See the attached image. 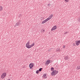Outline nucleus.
I'll list each match as a JSON object with an SVG mask.
<instances>
[{
	"label": "nucleus",
	"instance_id": "1",
	"mask_svg": "<svg viewBox=\"0 0 80 80\" xmlns=\"http://www.w3.org/2000/svg\"><path fill=\"white\" fill-rule=\"evenodd\" d=\"M35 45L34 43H32L31 45H30V42H28L26 44V47L28 48H30L32 47H33Z\"/></svg>",
	"mask_w": 80,
	"mask_h": 80
},
{
	"label": "nucleus",
	"instance_id": "2",
	"mask_svg": "<svg viewBox=\"0 0 80 80\" xmlns=\"http://www.w3.org/2000/svg\"><path fill=\"white\" fill-rule=\"evenodd\" d=\"M58 71L56 70H54L51 72V75L52 76H55V75H57L58 73Z\"/></svg>",
	"mask_w": 80,
	"mask_h": 80
},
{
	"label": "nucleus",
	"instance_id": "3",
	"mask_svg": "<svg viewBox=\"0 0 80 80\" xmlns=\"http://www.w3.org/2000/svg\"><path fill=\"white\" fill-rule=\"evenodd\" d=\"M21 25V21H18V22L16 23L14 25V27H18L19 25Z\"/></svg>",
	"mask_w": 80,
	"mask_h": 80
},
{
	"label": "nucleus",
	"instance_id": "4",
	"mask_svg": "<svg viewBox=\"0 0 80 80\" xmlns=\"http://www.w3.org/2000/svg\"><path fill=\"white\" fill-rule=\"evenodd\" d=\"M7 74L6 73H2V75L1 76V78L3 79L4 78L6 77V74Z\"/></svg>",
	"mask_w": 80,
	"mask_h": 80
},
{
	"label": "nucleus",
	"instance_id": "5",
	"mask_svg": "<svg viewBox=\"0 0 80 80\" xmlns=\"http://www.w3.org/2000/svg\"><path fill=\"white\" fill-rule=\"evenodd\" d=\"M75 43H76V45H77V46L79 45H80V40L76 41Z\"/></svg>",
	"mask_w": 80,
	"mask_h": 80
},
{
	"label": "nucleus",
	"instance_id": "6",
	"mask_svg": "<svg viewBox=\"0 0 80 80\" xmlns=\"http://www.w3.org/2000/svg\"><path fill=\"white\" fill-rule=\"evenodd\" d=\"M33 67V63H31L29 64V67L30 69H32V67Z\"/></svg>",
	"mask_w": 80,
	"mask_h": 80
},
{
	"label": "nucleus",
	"instance_id": "7",
	"mask_svg": "<svg viewBox=\"0 0 80 80\" xmlns=\"http://www.w3.org/2000/svg\"><path fill=\"white\" fill-rule=\"evenodd\" d=\"M53 15L51 14L48 18H47V20H48V21L49 20H50V19H51V18L53 17Z\"/></svg>",
	"mask_w": 80,
	"mask_h": 80
},
{
	"label": "nucleus",
	"instance_id": "8",
	"mask_svg": "<svg viewBox=\"0 0 80 80\" xmlns=\"http://www.w3.org/2000/svg\"><path fill=\"white\" fill-rule=\"evenodd\" d=\"M47 21H48V19H47L42 22V24L45 23H46V22H47Z\"/></svg>",
	"mask_w": 80,
	"mask_h": 80
},
{
	"label": "nucleus",
	"instance_id": "9",
	"mask_svg": "<svg viewBox=\"0 0 80 80\" xmlns=\"http://www.w3.org/2000/svg\"><path fill=\"white\" fill-rule=\"evenodd\" d=\"M50 63V60H48L47 62H46V64H49V63Z\"/></svg>",
	"mask_w": 80,
	"mask_h": 80
},
{
	"label": "nucleus",
	"instance_id": "10",
	"mask_svg": "<svg viewBox=\"0 0 80 80\" xmlns=\"http://www.w3.org/2000/svg\"><path fill=\"white\" fill-rule=\"evenodd\" d=\"M43 77L44 78H47V74H44L43 75Z\"/></svg>",
	"mask_w": 80,
	"mask_h": 80
},
{
	"label": "nucleus",
	"instance_id": "11",
	"mask_svg": "<svg viewBox=\"0 0 80 80\" xmlns=\"http://www.w3.org/2000/svg\"><path fill=\"white\" fill-rule=\"evenodd\" d=\"M64 59L65 60H68V56H66L64 58Z\"/></svg>",
	"mask_w": 80,
	"mask_h": 80
},
{
	"label": "nucleus",
	"instance_id": "12",
	"mask_svg": "<svg viewBox=\"0 0 80 80\" xmlns=\"http://www.w3.org/2000/svg\"><path fill=\"white\" fill-rule=\"evenodd\" d=\"M56 30V28L53 27L51 29V31H53V30Z\"/></svg>",
	"mask_w": 80,
	"mask_h": 80
},
{
	"label": "nucleus",
	"instance_id": "13",
	"mask_svg": "<svg viewBox=\"0 0 80 80\" xmlns=\"http://www.w3.org/2000/svg\"><path fill=\"white\" fill-rule=\"evenodd\" d=\"M56 52H60V49L59 48L57 49Z\"/></svg>",
	"mask_w": 80,
	"mask_h": 80
},
{
	"label": "nucleus",
	"instance_id": "14",
	"mask_svg": "<svg viewBox=\"0 0 80 80\" xmlns=\"http://www.w3.org/2000/svg\"><path fill=\"white\" fill-rule=\"evenodd\" d=\"M53 50V48H50L48 50V52H50V51H51V50Z\"/></svg>",
	"mask_w": 80,
	"mask_h": 80
},
{
	"label": "nucleus",
	"instance_id": "15",
	"mask_svg": "<svg viewBox=\"0 0 80 80\" xmlns=\"http://www.w3.org/2000/svg\"><path fill=\"white\" fill-rule=\"evenodd\" d=\"M2 8H2V6H0V11H2V10H3Z\"/></svg>",
	"mask_w": 80,
	"mask_h": 80
},
{
	"label": "nucleus",
	"instance_id": "16",
	"mask_svg": "<svg viewBox=\"0 0 80 80\" xmlns=\"http://www.w3.org/2000/svg\"><path fill=\"white\" fill-rule=\"evenodd\" d=\"M51 71H53V70H54V68L52 67L51 68Z\"/></svg>",
	"mask_w": 80,
	"mask_h": 80
},
{
	"label": "nucleus",
	"instance_id": "17",
	"mask_svg": "<svg viewBox=\"0 0 80 80\" xmlns=\"http://www.w3.org/2000/svg\"><path fill=\"white\" fill-rule=\"evenodd\" d=\"M53 27L56 28V29H57V27L56 26H54Z\"/></svg>",
	"mask_w": 80,
	"mask_h": 80
},
{
	"label": "nucleus",
	"instance_id": "18",
	"mask_svg": "<svg viewBox=\"0 0 80 80\" xmlns=\"http://www.w3.org/2000/svg\"><path fill=\"white\" fill-rule=\"evenodd\" d=\"M42 68H40L39 69V71L40 72H41V71H42Z\"/></svg>",
	"mask_w": 80,
	"mask_h": 80
},
{
	"label": "nucleus",
	"instance_id": "19",
	"mask_svg": "<svg viewBox=\"0 0 80 80\" xmlns=\"http://www.w3.org/2000/svg\"><path fill=\"white\" fill-rule=\"evenodd\" d=\"M39 73V71L38 70H37L36 71V73Z\"/></svg>",
	"mask_w": 80,
	"mask_h": 80
},
{
	"label": "nucleus",
	"instance_id": "20",
	"mask_svg": "<svg viewBox=\"0 0 80 80\" xmlns=\"http://www.w3.org/2000/svg\"><path fill=\"white\" fill-rule=\"evenodd\" d=\"M68 0H65V1L66 2H68Z\"/></svg>",
	"mask_w": 80,
	"mask_h": 80
},
{
	"label": "nucleus",
	"instance_id": "21",
	"mask_svg": "<svg viewBox=\"0 0 80 80\" xmlns=\"http://www.w3.org/2000/svg\"><path fill=\"white\" fill-rule=\"evenodd\" d=\"M63 48H65V45H63Z\"/></svg>",
	"mask_w": 80,
	"mask_h": 80
},
{
	"label": "nucleus",
	"instance_id": "22",
	"mask_svg": "<svg viewBox=\"0 0 80 80\" xmlns=\"http://www.w3.org/2000/svg\"><path fill=\"white\" fill-rule=\"evenodd\" d=\"M20 17H22V14H19V17H20Z\"/></svg>",
	"mask_w": 80,
	"mask_h": 80
},
{
	"label": "nucleus",
	"instance_id": "23",
	"mask_svg": "<svg viewBox=\"0 0 80 80\" xmlns=\"http://www.w3.org/2000/svg\"><path fill=\"white\" fill-rule=\"evenodd\" d=\"M77 68H78V69H80V68H79V66H78L77 67Z\"/></svg>",
	"mask_w": 80,
	"mask_h": 80
},
{
	"label": "nucleus",
	"instance_id": "24",
	"mask_svg": "<svg viewBox=\"0 0 80 80\" xmlns=\"http://www.w3.org/2000/svg\"><path fill=\"white\" fill-rule=\"evenodd\" d=\"M78 21H79V22H80V18H79Z\"/></svg>",
	"mask_w": 80,
	"mask_h": 80
},
{
	"label": "nucleus",
	"instance_id": "25",
	"mask_svg": "<svg viewBox=\"0 0 80 80\" xmlns=\"http://www.w3.org/2000/svg\"><path fill=\"white\" fill-rule=\"evenodd\" d=\"M73 45V46H75V43H74Z\"/></svg>",
	"mask_w": 80,
	"mask_h": 80
},
{
	"label": "nucleus",
	"instance_id": "26",
	"mask_svg": "<svg viewBox=\"0 0 80 80\" xmlns=\"http://www.w3.org/2000/svg\"><path fill=\"white\" fill-rule=\"evenodd\" d=\"M64 33L65 34H67V32H65Z\"/></svg>",
	"mask_w": 80,
	"mask_h": 80
},
{
	"label": "nucleus",
	"instance_id": "27",
	"mask_svg": "<svg viewBox=\"0 0 80 80\" xmlns=\"http://www.w3.org/2000/svg\"><path fill=\"white\" fill-rule=\"evenodd\" d=\"M48 6H50V4H48Z\"/></svg>",
	"mask_w": 80,
	"mask_h": 80
},
{
	"label": "nucleus",
	"instance_id": "28",
	"mask_svg": "<svg viewBox=\"0 0 80 80\" xmlns=\"http://www.w3.org/2000/svg\"><path fill=\"white\" fill-rule=\"evenodd\" d=\"M43 32H45V30H43Z\"/></svg>",
	"mask_w": 80,
	"mask_h": 80
},
{
	"label": "nucleus",
	"instance_id": "29",
	"mask_svg": "<svg viewBox=\"0 0 80 80\" xmlns=\"http://www.w3.org/2000/svg\"><path fill=\"white\" fill-rule=\"evenodd\" d=\"M41 32H43V31H41Z\"/></svg>",
	"mask_w": 80,
	"mask_h": 80
}]
</instances>
